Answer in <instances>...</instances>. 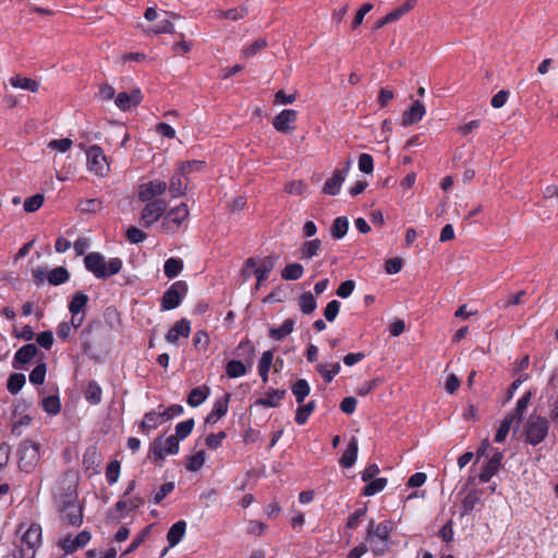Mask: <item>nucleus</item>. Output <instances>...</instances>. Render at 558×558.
I'll use <instances>...</instances> for the list:
<instances>
[{"label":"nucleus","instance_id":"nucleus-20","mask_svg":"<svg viewBox=\"0 0 558 558\" xmlns=\"http://www.w3.org/2000/svg\"><path fill=\"white\" fill-rule=\"evenodd\" d=\"M426 113L422 101L415 100L411 107L402 113L401 123L403 126H410L420 122Z\"/></svg>","mask_w":558,"mask_h":558},{"label":"nucleus","instance_id":"nucleus-33","mask_svg":"<svg viewBox=\"0 0 558 558\" xmlns=\"http://www.w3.org/2000/svg\"><path fill=\"white\" fill-rule=\"evenodd\" d=\"M228 411V398L219 399L215 402L213 410L206 417L209 424L217 423Z\"/></svg>","mask_w":558,"mask_h":558},{"label":"nucleus","instance_id":"nucleus-58","mask_svg":"<svg viewBox=\"0 0 558 558\" xmlns=\"http://www.w3.org/2000/svg\"><path fill=\"white\" fill-rule=\"evenodd\" d=\"M531 398H532V392L527 391L518 400L517 405H515V411L512 414L513 420L517 418L518 422H520L522 420V416L530 403Z\"/></svg>","mask_w":558,"mask_h":558},{"label":"nucleus","instance_id":"nucleus-1","mask_svg":"<svg viewBox=\"0 0 558 558\" xmlns=\"http://www.w3.org/2000/svg\"><path fill=\"white\" fill-rule=\"evenodd\" d=\"M54 501L61 512V518L72 526L81 525L83 521L82 507L77 500L74 483L58 489L54 493Z\"/></svg>","mask_w":558,"mask_h":558},{"label":"nucleus","instance_id":"nucleus-14","mask_svg":"<svg viewBox=\"0 0 558 558\" xmlns=\"http://www.w3.org/2000/svg\"><path fill=\"white\" fill-rule=\"evenodd\" d=\"M351 168V160H347L342 169L333 172L332 177L328 179L323 187V192L328 195H338L343 182L345 181Z\"/></svg>","mask_w":558,"mask_h":558},{"label":"nucleus","instance_id":"nucleus-63","mask_svg":"<svg viewBox=\"0 0 558 558\" xmlns=\"http://www.w3.org/2000/svg\"><path fill=\"white\" fill-rule=\"evenodd\" d=\"M359 170L364 173H372L374 170V160L369 154L363 153L359 157L357 162Z\"/></svg>","mask_w":558,"mask_h":558},{"label":"nucleus","instance_id":"nucleus-18","mask_svg":"<svg viewBox=\"0 0 558 558\" xmlns=\"http://www.w3.org/2000/svg\"><path fill=\"white\" fill-rule=\"evenodd\" d=\"M190 333L191 322L186 318H181L169 329L165 339L169 344L178 345L180 338H189Z\"/></svg>","mask_w":558,"mask_h":558},{"label":"nucleus","instance_id":"nucleus-31","mask_svg":"<svg viewBox=\"0 0 558 558\" xmlns=\"http://www.w3.org/2000/svg\"><path fill=\"white\" fill-rule=\"evenodd\" d=\"M165 422L161 411L147 412L141 423L142 429L153 430Z\"/></svg>","mask_w":558,"mask_h":558},{"label":"nucleus","instance_id":"nucleus-48","mask_svg":"<svg viewBox=\"0 0 558 558\" xmlns=\"http://www.w3.org/2000/svg\"><path fill=\"white\" fill-rule=\"evenodd\" d=\"M41 407L48 414L56 415L61 410V402L58 396H48L43 399Z\"/></svg>","mask_w":558,"mask_h":558},{"label":"nucleus","instance_id":"nucleus-12","mask_svg":"<svg viewBox=\"0 0 558 558\" xmlns=\"http://www.w3.org/2000/svg\"><path fill=\"white\" fill-rule=\"evenodd\" d=\"M21 533V549L34 550L39 546L41 541V527L38 524H29L27 526L21 525L19 529Z\"/></svg>","mask_w":558,"mask_h":558},{"label":"nucleus","instance_id":"nucleus-26","mask_svg":"<svg viewBox=\"0 0 558 558\" xmlns=\"http://www.w3.org/2000/svg\"><path fill=\"white\" fill-rule=\"evenodd\" d=\"M37 348L35 344H25L22 348H20L15 355L13 361V367L20 368L19 364H26L32 361V359L36 355Z\"/></svg>","mask_w":558,"mask_h":558},{"label":"nucleus","instance_id":"nucleus-25","mask_svg":"<svg viewBox=\"0 0 558 558\" xmlns=\"http://www.w3.org/2000/svg\"><path fill=\"white\" fill-rule=\"evenodd\" d=\"M357 452H359L357 439L355 437H352L348 444L347 449L344 450V452L340 459V464L343 468H352L357 459Z\"/></svg>","mask_w":558,"mask_h":558},{"label":"nucleus","instance_id":"nucleus-44","mask_svg":"<svg viewBox=\"0 0 558 558\" xmlns=\"http://www.w3.org/2000/svg\"><path fill=\"white\" fill-rule=\"evenodd\" d=\"M387 485V478L377 477L372 481H368L365 487L363 488V495L365 496H374L377 493L384 490Z\"/></svg>","mask_w":558,"mask_h":558},{"label":"nucleus","instance_id":"nucleus-53","mask_svg":"<svg viewBox=\"0 0 558 558\" xmlns=\"http://www.w3.org/2000/svg\"><path fill=\"white\" fill-rule=\"evenodd\" d=\"M416 2L417 0H407L401 7L386 14V20H390L391 22L399 20L402 15L413 9Z\"/></svg>","mask_w":558,"mask_h":558},{"label":"nucleus","instance_id":"nucleus-35","mask_svg":"<svg viewBox=\"0 0 558 558\" xmlns=\"http://www.w3.org/2000/svg\"><path fill=\"white\" fill-rule=\"evenodd\" d=\"M272 361H274V353H272V351L268 350L262 354V357L258 362V366H257L258 374L264 384H266L268 381V373L271 367Z\"/></svg>","mask_w":558,"mask_h":558},{"label":"nucleus","instance_id":"nucleus-16","mask_svg":"<svg viewBox=\"0 0 558 558\" xmlns=\"http://www.w3.org/2000/svg\"><path fill=\"white\" fill-rule=\"evenodd\" d=\"M298 112L293 109H283L272 120V126L281 133H290L294 130Z\"/></svg>","mask_w":558,"mask_h":558},{"label":"nucleus","instance_id":"nucleus-59","mask_svg":"<svg viewBox=\"0 0 558 558\" xmlns=\"http://www.w3.org/2000/svg\"><path fill=\"white\" fill-rule=\"evenodd\" d=\"M82 325H73L72 324V318L70 319V322H62L58 325V328H57V336L59 339H61L62 341H65L69 339L70 335L72 333L73 330H76L77 328H80Z\"/></svg>","mask_w":558,"mask_h":558},{"label":"nucleus","instance_id":"nucleus-41","mask_svg":"<svg viewBox=\"0 0 558 558\" xmlns=\"http://www.w3.org/2000/svg\"><path fill=\"white\" fill-rule=\"evenodd\" d=\"M292 393L299 404H302L304 399L308 396L311 388L305 379H299L291 387Z\"/></svg>","mask_w":558,"mask_h":558},{"label":"nucleus","instance_id":"nucleus-45","mask_svg":"<svg viewBox=\"0 0 558 558\" xmlns=\"http://www.w3.org/2000/svg\"><path fill=\"white\" fill-rule=\"evenodd\" d=\"M205 461H206L205 451H203V450L197 451L187 458L186 470H189L191 472H197L203 468Z\"/></svg>","mask_w":558,"mask_h":558},{"label":"nucleus","instance_id":"nucleus-29","mask_svg":"<svg viewBox=\"0 0 558 558\" xmlns=\"http://www.w3.org/2000/svg\"><path fill=\"white\" fill-rule=\"evenodd\" d=\"M286 391L280 389H269L266 391L263 398H259L256 401V404L268 407V408H275L278 407L280 401L282 400Z\"/></svg>","mask_w":558,"mask_h":558},{"label":"nucleus","instance_id":"nucleus-55","mask_svg":"<svg viewBox=\"0 0 558 558\" xmlns=\"http://www.w3.org/2000/svg\"><path fill=\"white\" fill-rule=\"evenodd\" d=\"M205 169V161L203 160H191L184 161L180 165L179 170L181 174H185L186 177L193 172H201Z\"/></svg>","mask_w":558,"mask_h":558},{"label":"nucleus","instance_id":"nucleus-52","mask_svg":"<svg viewBox=\"0 0 558 558\" xmlns=\"http://www.w3.org/2000/svg\"><path fill=\"white\" fill-rule=\"evenodd\" d=\"M121 472V464L118 460L111 461L106 468V480L109 485L118 482Z\"/></svg>","mask_w":558,"mask_h":558},{"label":"nucleus","instance_id":"nucleus-43","mask_svg":"<svg viewBox=\"0 0 558 558\" xmlns=\"http://www.w3.org/2000/svg\"><path fill=\"white\" fill-rule=\"evenodd\" d=\"M247 13H248V11L245 7H240V8H233V9L227 10V11L218 10L215 12L214 16L218 17V19H229L232 21H236V20H240V19H243L244 16H246Z\"/></svg>","mask_w":558,"mask_h":558},{"label":"nucleus","instance_id":"nucleus-40","mask_svg":"<svg viewBox=\"0 0 558 558\" xmlns=\"http://www.w3.org/2000/svg\"><path fill=\"white\" fill-rule=\"evenodd\" d=\"M349 229V221L347 217H337L331 226L330 232L336 240L342 239Z\"/></svg>","mask_w":558,"mask_h":558},{"label":"nucleus","instance_id":"nucleus-30","mask_svg":"<svg viewBox=\"0 0 558 558\" xmlns=\"http://www.w3.org/2000/svg\"><path fill=\"white\" fill-rule=\"evenodd\" d=\"M10 85L14 88L29 90L32 93H36L39 89V83L29 77H24L21 75H14L9 80Z\"/></svg>","mask_w":558,"mask_h":558},{"label":"nucleus","instance_id":"nucleus-2","mask_svg":"<svg viewBox=\"0 0 558 558\" xmlns=\"http://www.w3.org/2000/svg\"><path fill=\"white\" fill-rule=\"evenodd\" d=\"M84 265L97 279H107L118 274L123 263L119 257H112L106 260L102 254L93 252L85 256Z\"/></svg>","mask_w":558,"mask_h":558},{"label":"nucleus","instance_id":"nucleus-22","mask_svg":"<svg viewBox=\"0 0 558 558\" xmlns=\"http://www.w3.org/2000/svg\"><path fill=\"white\" fill-rule=\"evenodd\" d=\"M275 266V260L271 257H265L257 260V265L253 270L257 279V287L268 279L270 271Z\"/></svg>","mask_w":558,"mask_h":558},{"label":"nucleus","instance_id":"nucleus-5","mask_svg":"<svg viewBox=\"0 0 558 558\" xmlns=\"http://www.w3.org/2000/svg\"><path fill=\"white\" fill-rule=\"evenodd\" d=\"M549 432V421L536 413L527 416L523 424L522 435L525 442L531 446H537L547 437Z\"/></svg>","mask_w":558,"mask_h":558},{"label":"nucleus","instance_id":"nucleus-60","mask_svg":"<svg viewBox=\"0 0 558 558\" xmlns=\"http://www.w3.org/2000/svg\"><path fill=\"white\" fill-rule=\"evenodd\" d=\"M47 367L45 363L38 364L29 374V381L34 385H41L45 381Z\"/></svg>","mask_w":558,"mask_h":558},{"label":"nucleus","instance_id":"nucleus-7","mask_svg":"<svg viewBox=\"0 0 558 558\" xmlns=\"http://www.w3.org/2000/svg\"><path fill=\"white\" fill-rule=\"evenodd\" d=\"M189 217V208L185 203L165 211L160 229L166 234H173L180 230Z\"/></svg>","mask_w":558,"mask_h":558},{"label":"nucleus","instance_id":"nucleus-4","mask_svg":"<svg viewBox=\"0 0 558 558\" xmlns=\"http://www.w3.org/2000/svg\"><path fill=\"white\" fill-rule=\"evenodd\" d=\"M236 352L244 357V361L231 360L227 363L226 374L229 378L245 376L254 364L255 349L248 341H241Z\"/></svg>","mask_w":558,"mask_h":558},{"label":"nucleus","instance_id":"nucleus-56","mask_svg":"<svg viewBox=\"0 0 558 558\" xmlns=\"http://www.w3.org/2000/svg\"><path fill=\"white\" fill-rule=\"evenodd\" d=\"M194 428V420L189 418L186 421L180 422L175 426V437L177 439L183 440L185 439L193 430Z\"/></svg>","mask_w":558,"mask_h":558},{"label":"nucleus","instance_id":"nucleus-36","mask_svg":"<svg viewBox=\"0 0 558 558\" xmlns=\"http://www.w3.org/2000/svg\"><path fill=\"white\" fill-rule=\"evenodd\" d=\"M183 269V260L177 257H170L165 262L163 272L169 279L175 278Z\"/></svg>","mask_w":558,"mask_h":558},{"label":"nucleus","instance_id":"nucleus-32","mask_svg":"<svg viewBox=\"0 0 558 558\" xmlns=\"http://www.w3.org/2000/svg\"><path fill=\"white\" fill-rule=\"evenodd\" d=\"M293 328L294 320L288 318L279 327H271L269 329V336L277 341H281L293 331Z\"/></svg>","mask_w":558,"mask_h":558},{"label":"nucleus","instance_id":"nucleus-24","mask_svg":"<svg viewBox=\"0 0 558 558\" xmlns=\"http://www.w3.org/2000/svg\"><path fill=\"white\" fill-rule=\"evenodd\" d=\"M339 362H320L316 365V371L326 383H330L340 372Z\"/></svg>","mask_w":558,"mask_h":558},{"label":"nucleus","instance_id":"nucleus-17","mask_svg":"<svg viewBox=\"0 0 558 558\" xmlns=\"http://www.w3.org/2000/svg\"><path fill=\"white\" fill-rule=\"evenodd\" d=\"M143 95L140 88H132L130 92H121L114 98L116 106L123 111L130 110L141 104Z\"/></svg>","mask_w":558,"mask_h":558},{"label":"nucleus","instance_id":"nucleus-42","mask_svg":"<svg viewBox=\"0 0 558 558\" xmlns=\"http://www.w3.org/2000/svg\"><path fill=\"white\" fill-rule=\"evenodd\" d=\"M525 295V291L521 290L515 294H509L497 301L496 306L500 310H507L512 305H519L523 303L522 298Z\"/></svg>","mask_w":558,"mask_h":558},{"label":"nucleus","instance_id":"nucleus-8","mask_svg":"<svg viewBox=\"0 0 558 558\" xmlns=\"http://www.w3.org/2000/svg\"><path fill=\"white\" fill-rule=\"evenodd\" d=\"M86 166L89 172L100 178L107 177L110 172V163L98 145H93L86 150Z\"/></svg>","mask_w":558,"mask_h":558},{"label":"nucleus","instance_id":"nucleus-39","mask_svg":"<svg viewBox=\"0 0 558 558\" xmlns=\"http://www.w3.org/2000/svg\"><path fill=\"white\" fill-rule=\"evenodd\" d=\"M304 274V268L299 263H291L284 266V268L281 271V277L284 280H298L300 279Z\"/></svg>","mask_w":558,"mask_h":558},{"label":"nucleus","instance_id":"nucleus-46","mask_svg":"<svg viewBox=\"0 0 558 558\" xmlns=\"http://www.w3.org/2000/svg\"><path fill=\"white\" fill-rule=\"evenodd\" d=\"M25 375L22 373L12 374L7 383V388L12 395L19 393L25 385Z\"/></svg>","mask_w":558,"mask_h":558},{"label":"nucleus","instance_id":"nucleus-37","mask_svg":"<svg viewBox=\"0 0 558 558\" xmlns=\"http://www.w3.org/2000/svg\"><path fill=\"white\" fill-rule=\"evenodd\" d=\"M208 396H209V389L207 387L194 388L190 391V393L187 396V404L193 408L198 407L203 402H205V400L208 398Z\"/></svg>","mask_w":558,"mask_h":558},{"label":"nucleus","instance_id":"nucleus-10","mask_svg":"<svg viewBox=\"0 0 558 558\" xmlns=\"http://www.w3.org/2000/svg\"><path fill=\"white\" fill-rule=\"evenodd\" d=\"M187 293V284L184 281L173 282L161 298V310L170 311L177 308Z\"/></svg>","mask_w":558,"mask_h":558},{"label":"nucleus","instance_id":"nucleus-57","mask_svg":"<svg viewBox=\"0 0 558 558\" xmlns=\"http://www.w3.org/2000/svg\"><path fill=\"white\" fill-rule=\"evenodd\" d=\"M31 423L32 417L28 414L20 415L13 421L11 433L15 436H20L23 433V428L29 426Z\"/></svg>","mask_w":558,"mask_h":558},{"label":"nucleus","instance_id":"nucleus-38","mask_svg":"<svg viewBox=\"0 0 558 558\" xmlns=\"http://www.w3.org/2000/svg\"><path fill=\"white\" fill-rule=\"evenodd\" d=\"M69 278V271L64 267H56L47 274V280L52 286L62 284L66 282Z\"/></svg>","mask_w":558,"mask_h":558},{"label":"nucleus","instance_id":"nucleus-34","mask_svg":"<svg viewBox=\"0 0 558 558\" xmlns=\"http://www.w3.org/2000/svg\"><path fill=\"white\" fill-rule=\"evenodd\" d=\"M322 242L319 239L310 240L303 243L300 248L301 259H311L318 255L320 251Z\"/></svg>","mask_w":558,"mask_h":558},{"label":"nucleus","instance_id":"nucleus-28","mask_svg":"<svg viewBox=\"0 0 558 558\" xmlns=\"http://www.w3.org/2000/svg\"><path fill=\"white\" fill-rule=\"evenodd\" d=\"M144 505V499L140 496H133L128 499L122 498L116 504V509L121 512V515H126L131 511Z\"/></svg>","mask_w":558,"mask_h":558},{"label":"nucleus","instance_id":"nucleus-15","mask_svg":"<svg viewBox=\"0 0 558 558\" xmlns=\"http://www.w3.org/2000/svg\"><path fill=\"white\" fill-rule=\"evenodd\" d=\"M88 302V296L84 292H76L70 304L69 311L71 313L72 324L82 325L85 319V307Z\"/></svg>","mask_w":558,"mask_h":558},{"label":"nucleus","instance_id":"nucleus-62","mask_svg":"<svg viewBox=\"0 0 558 558\" xmlns=\"http://www.w3.org/2000/svg\"><path fill=\"white\" fill-rule=\"evenodd\" d=\"M73 142L70 138L51 140L48 143V148L57 150L58 153H66L71 149Z\"/></svg>","mask_w":558,"mask_h":558},{"label":"nucleus","instance_id":"nucleus-3","mask_svg":"<svg viewBox=\"0 0 558 558\" xmlns=\"http://www.w3.org/2000/svg\"><path fill=\"white\" fill-rule=\"evenodd\" d=\"M391 530V521H383L377 525H375L374 521H369L366 539L369 542L371 549L375 555L383 556L389 550Z\"/></svg>","mask_w":558,"mask_h":558},{"label":"nucleus","instance_id":"nucleus-47","mask_svg":"<svg viewBox=\"0 0 558 558\" xmlns=\"http://www.w3.org/2000/svg\"><path fill=\"white\" fill-rule=\"evenodd\" d=\"M102 390L96 381H90L85 391V399L92 404L101 402Z\"/></svg>","mask_w":558,"mask_h":558},{"label":"nucleus","instance_id":"nucleus-21","mask_svg":"<svg viewBox=\"0 0 558 558\" xmlns=\"http://www.w3.org/2000/svg\"><path fill=\"white\" fill-rule=\"evenodd\" d=\"M90 541V534L87 531H82L74 538L66 537L62 541V548L65 553L72 554L73 551L84 547Z\"/></svg>","mask_w":558,"mask_h":558},{"label":"nucleus","instance_id":"nucleus-49","mask_svg":"<svg viewBox=\"0 0 558 558\" xmlns=\"http://www.w3.org/2000/svg\"><path fill=\"white\" fill-rule=\"evenodd\" d=\"M299 305L304 314H311L315 311L317 302L311 292H306L300 296Z\"/></svg>","mask_w":558,"mask_h":558},{"label":"nucleus","instance_id":"nucleus-51","mask_svg":"<svg viewBox=\"0 0 558 558\" xmlns=\"http://www.w3.org/2000/svg\"><path fill=\"white\" fill-rule=\"evenodd\" d=\"M513 423V415H507L500 423L496 435H495V441L496 442H502L507 438L509 430L511 428V425Z\"/></svg>","mask_w":558,"mask_h":558},{"label":"nucleus","instance_id":"nucleus-13","mask_svg":"<svg viewBox=\"0 0 558 558\" xmlns=\"http://www.w3.org/2000/svg\"><path fill=\"white\" fill-rule=\"evenodd\" d=\"M167 184L165 181L156 179L147 183H143L138 187V198L142 202H153L156 197L166 192Z\"/></svg>","mask_w":558,"mask_h":558},{"label":"nucleus","instance_id":"nucleus-9","mask_svg":"<svg viewBox=\"0 0 558 558\" xmlns=\"http://www.w3.org/2000/svg\"><path fill=\"white\" fill-rule=\"evenodd\" d=\"M179 439H177V437L173 435L167 437L166 439H155L151 445L149 458L157 463H161L166 456L177 454L179 452Z\"/></svg>","mask_w":558,"mask_h":558},{"label":"nucleus","instance_id":"nucleus-11","mask_svg":"<svg viewBox=\"0 0 558 558\" xmlns=\"http://www.w3.org/2000/svg\"><path fill=\"white\" fill-rule=\"evenodd\" d=\"M145 203L146 205L141 213V222L145 228H149L160 218L162 219L167 204L162 199H155L153 202Z\"/></svg>","mask_w":558,"mask_h":558},{"label":"nucleus","instance_id":"nucleus-61","mask_svg":"<svg viewBox=\"0 0 558 558\" xmlns=\"http://www.w3.org/2000/svg\"><path fill=\"white\" fill-rule=\"evenodd\" d=\"M44 204V196L40 194H36L32 197H28L24 202V210L26 213H34L38 210Z\"/></svg>","mask_w":558,"mask_h":558},{"label":"nucleus","instance_id":"nucleus-27","mask_svg":"<svg viewBox=\"0 0 558 558\" xmlns=\"http://www.w3.org/2000/svg\"><path fill=\"white\" fill-rule=\"evenodd\" d=\"M186 523L185 521H178L171 525L167 533V541L169 543V547H174L178 545L185 535Z\"/></svg>","mask_w":558,"mask_h":558},{"label":"nucleus","instance_id":"nucleus-23","mask_svg":"<svg viewBox=\"0 0 558 558\" xmlns=\"http://www.w3.org/2000/svg\"><path fill=\"white\" fill-rule=\"evenodd\" d=\"M187 187V178L185 174L178 173L173 174L169 183V192L173 198L184 195Z\"/></svg>","mask_w":558,"mask_h":558},{"label":"nucleus","instance_id":"nucleus-19","mask_svg":"<svg viewBox=\"0 0 558 558\" xmlns=\"http://www.w3.org/2000/svg\"><path fill=\"white\" fill-rule=\"evenodd\" d=\"M504 459V452L496 450L492 458L486 462L478 478L482 483L488 482L500 469L501 461Z\"/></svg>","mask_w":558,"mask_h":558},{"label":"nucleus","instance_id":"nucleus-54","mask_svg":"<svg viewBox=\"0 0 558 558\" xmlns=\"http://www.w3.org/2000/svg\"><path fill=\"white\" fill-rule=\"evenodd\" d=\"M315 409V402L310 401L308 403L299 407L295 414V422L299 425H303L307 422L310 415L313 413Z\"/></svg>","mask_w":558,"mask_h":558},{"label":"nucleus","instance_id":"nucleus-64","mask_svg":"<svg viewBox=\"0 0 558 558\" xmlns=\"http://www.w3.org/2000/svg\"><path fill=\"white\" fill-rule=\"evenodd\" d=\"M174 489V483L168 482L161 485V487L154 494L153 501L158 505L160 504L170 493Z\"/></svg>","mask_w":558,"mask_h":558},{"label":"nucleus","instance_id":"nucleus-6","mask_svg":"<svg viewBox=\"0 0 558 558\" xmlns=\"http://www.w3.org/2000/svg\"><path fill=\"white\" fill-rule=\"evenodd\" d=\"M19 468L31 473L40 461V445L32 440H24L17 449Z\"/></svg>","mask_w":558,"mask_h":558},{"label":"nucleus","instance_id":"nucleus-50","mask_svg":"<svg viewBox=\"0 0 558 558\" xmlns=\"http://www.w3.org/2000/svg\"><path fill=\"white\" fill-rule=\"evenodd\" d=\"M267 47L266 39L259 38L241 50L242 58H251Z\"/></svg>","mask_w":558,"mask_h":558}]
</instances>
